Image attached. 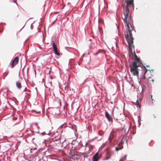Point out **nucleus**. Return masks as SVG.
<instances>
[{
	"label": "nucleus",
	"mask_w": 161,
	"mask_h": 161,
	"mask_svg": "<svg viewBox=\"0 0 161 161\" xmlns=\"http://www.w3.org/2000/svg\"><path fill=\"white\" fill-rule=\"evenodd\" d=\"M123 143H124V142L122 140H121V141L120 142V143L121 144H122Z\"/></svg>",
	"instance_id": "f8f14e48"
},
{
	"label": "nucleus",
	"mask_w": 161,
	"mask_h": 161,
	"mask_svg": "<svg viewBox=\"0 0 161 161\" xmlns=\"http://www.w3.org/2000/svg\"><path fill=\"white\" fill-rule=\"evenodd\" d=\"M105 116L109 121L112 122L113 121L112 118L107 112H105Z\"/></svg>",
	"instance_id": "423d86ee"
},
{
	"label": "nucleus",
	"mask_w": 161,
	"mask_h": 161,
	"mask_svg": "<svg viewBox=\"0 0 161 161\" xmlns=\"http://www.w3.org/2000/svg\"><path fill=\"white\" fill-rule=\"evenodd\" d=\"M24 91H25V90H24Z\"/></svg>",
	"instance_id": "6ab92c4d"
},
{
	"label": "nucleus",
	"mask_w": 161,
	"mask_h": 161,
	"mask_svg": "<svg viewBox=\"0 0 161 161\" xmlns=\"http://www.w3.org/2000/svg\"><path fill=\"white\" fill-rule=\"evenodd\" d=\"M140 61V59L136 57L133 62L132 66L130 67V70L133 75L138 76L139 73L141 74L142 78L145 79V75L147 71V69L145 67L143 68L141 67V70L138 69V68L142 64Z\"/></svg>",
	"instance_id": "f03ea898"
},
{
	"label": "nucleus",
	"mask_w": 161,
	"mask_h": 161,
	"mask_svg": "<svg viewBox=\"0 0 161 161\" xmlns=\"http://www.w3.org/2000/svg\"><path fill=\"white\" fill-rule=\"evenodd\" d=\"M132 6L134 8V5L133 1H129L127 3L126 6L125 7L123 5V12L121 14V17L125 23V26L127 28V30L125 32V35L128 42L130 50L131 49V45L134 47L133 45V40L131 31L133 29L131 26H130L129 19H130V14L129 8Z\"/></svg>",
	"instance_id": "f257e3e1"
},
{
	"label": "nucleus",
	"mask_w": 161,
	"mask_h": 161,
	"mask_svg": "<svg viewBox=\"0 0 161 161\" xmlns=\"http://www.w3.org/2000/svg\"><path fill=\"white\" fill-rule=\"evenodd\" d=\"M111 104H112V103H113V102H111Z\"/></svg>",
	"instance_id": "a211bd4d"
},
{
	"label": "nucleus",
	"mask_w": 161,
	"mask_h": 161,
	"mask_svg": "<svg viewBox=\"0 0 161 161\" xmlns=\"http://www.w3.org/2000/svg\"><path fill=\"white\" fill-rule=\"evenodd\" d=\"M111 137V136H110V137H109V138H109V139H110V140Z\"/></svg>",
	"instance_id": "4468645a"
},
{
	"label": "nucleus",
	"mask_w": 161,
	"mask_h": 161,
	"mask_svg": "<svg viewBox=\"0 0 161 161\" xmlns=\"http://www.w3.org/2000/svg\"><path fill=\"white\" fill-rule=\"evenodd\" d=\"M14 2H15L16 3V4H17V3L15 2L14 1Z\"/></svg>",
	"instance_id": "f3484780"
},
{
	"label": "nucleus",
	"mask_w": 161,
	"mask_h": 161,
	"mask_svg": "<svg viewBox=\"0 0 161 161\" xmlns=\"http://www.w3.org/2000/svg\"><path fill=\"white\" fill-rule=\"evenodd\" d=\"M141 101V99H140L139 100L137 99L136 100V105H138L140 108V106L139 105V102H140Z\"/></svg>",
	"instance_id": "9b49d317"
},
{
	"label": "nucleus",
	"mask_w": 161,
	"mask_h": 161,
	"mask_svg": "<svg viewBox=\"0 0 161 161\" xmlns=\"http://www.w3.org/2000/svg\"><path fill=\"white\" fill-rule=\"evenodd\" d=\"M126 155H125L121 158L119 160V161H124L126 159Z\"/></svg>",
	"instance_id": "6e6552de"
},
{
	"label": "nucleus",
	"mask_w": 161,
	"mask_h": 161,
	"mask_svg": "<svg viewBox=\"0 0 161 161\" xmlns=\"http://www.w3.org/2000/svg\"><path fill=\"white\" fill-rule=\"evenodd\" d=\"M100 157L98 155V152L97 153L94 155L93 158V161H98L100 158Z\"/></svg>",
	"instance_id": "39448f33"
},
{
	"label": "nucleus",
	"mask_w": 161,
	"mask_h": 161,
	"mask_svg": "<svg viewBox=\"0 0 161 161\" xmlns=\"http://www.w3.org/2000/svg\"><path fill=\"white\" fill-rule=\"evenodd\" d=\"M16 86L19 89H20L21 87V85L20 82H17L16 83Z\"/></svg>",
	"instance_id": "0eeeda50"
},
{
	"label": "nucleus",
	"mask_w": 161,
	"mask_h": 161,
	"mask_svg": "<svg viewBox=\"0 0 161 161\" xmlns=\"http://www.w3.org/2000/svg\"><path fill=\"white\" fill-rule=\"evenodd\" d=\"M19 61V58L18 57H16L13 60L11 63V67L12 68L15 65H16L18 63Z\"/></svg>",
	"instance_id": "7ed1b4c3"
},
{
	"label": "nucleus",
	"mask_w": 161,
	"mask_h": 161,
	"mask_svg": "<svg viewBox=\"0 0 161 161\" xmlns=\"http://www.w3.org/2000/svg\"><path fill=\"white\" fill-rule=\"evenodd\" d=\"M65 142L66 143V141L65 140L63 142V144H64Z\"/></svg>",
	"instance_id": "ddd939ff"
},
{
	"label": "nucleus",
	"mask_w": 161,
	"mask_h": 161,
	"mask_svg": "<svg viewBox=\"0 0 161 161\" xmlns=\"http://www.w3.org/2000/svg\"><path fill=\"white\" fill-rule=\"evenodd\" d=\"M75 142H75V141H74V142H72V143H74H74H75Z\"/></svg>",
	"instance_id": "2eb2a0df"
},
{
	"label": "nucleus",
	"mask_w": 161,
	"mask_h": 161,
	"mask_svg": "<svg viewBox=\"0 0 161 161\" xmlns=\"http://www.w3.org/2000/svg\"><path fill=\"white\" fill-rule=\"evenodd\" d=\"M153 99H152V101H153ZM153 102V101H152Z\"/></svg>",
	"instance_id": "aec40b11"
},
{
	"label": "nucleus",
	"mask_w": 161,
	"mask_h": 161,
	"mask_svg": "<svg viewBox=\"0 0 161 161\" xmlns=\"http://www.w3.org/2000/svg\"><path fill=\"white\" fill-rule=\"evenodd\" d=\"M53 47L55 54L58 56H59L60 55L58 51L57 47L55 44L54 42L53 43Z\"/></svg>",
	"instance_id": "20e7f679"
},
{
	"label": "nucleus",
	"mask_w": 161,
	"mask_h": 161,
	"mask_svg": "<svg viewBox=\"0 0 161 161\" xmlns=\"http://www.w3.org/2000/svg\"><path fill=\"white\" fill-rule=\"evenodd\" d=\"M71 150L73 151L75 150L76 149V147L74 146L73 145L72 143L71 144Z\"/></svg>",
	"instance_id": "1a4fd4ad"
},
{
	"label": "nucleus",
	"mask_w": 161,
	"mask_h": 161,
	"mask_svg": "<svg viewBox=\"0 0 161 161\" xmlns=\"http://www.w3.org/2000/svg\"><path fill=\"white\" fill-rule=\"evenodd\" d=\"M123 147V146H122V147H120V146H119L118 147H117L115 148V150L116 151H118V150H119L120 149H122Z\"/></svg>",
	"instance_id": "9d476101"
},
{
	"label": "nucleus",
	"mask_w": 161,
	"mask_h": 161,
	"mask_svg": "<svg viewBox=\"0 0 161 161\" xmlns=\"http://www.w3.org/2000/svg\"><path fill=\"white\" fill-rule=\"evenodd\" d=\"M151 98L152 99V95L151 96Z\"/></svg>",
	"instance_id": "dca6fc26"
}]
</instances>
